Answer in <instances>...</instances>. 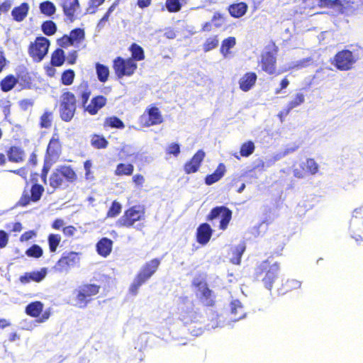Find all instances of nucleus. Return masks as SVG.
<instances>
[{
  "label": "nucleus",
  "mask_w": 363,
  "mask_h": 363,
  "mask_svg": "<svg viewBox=\"0 0 363 363\" xmlns=\"http://www.w3.org/2000/svg\"><path fill=\"white\" fill-rule=\"evenodd\" d=\"M46 274V268H42L39 271L24 273L19 277V281L23 284H26L30 281L40 282L45 279Z\"/></svg>",
  "instance_id": "obj_22"
},
{
  "label": "nucleus",
  "mask_w": 363,
  "mask_h": 363,
  "mask_svg": "<svg viewBox=\"0 0 363 363\" xmlns=\"http://www.w3.org/2000/svg\"><path fill=\"white\" fill-rule=\"evenodd\" d=\"M161 259L159 258H154L149 262H146L140 269V272L147 276L150 279L157 272Z\"/></svg>",
  "instance_id": "obj_30"
},
{
  "label": "nucleus",
  "mask_w": 363,
  "mask_h": 363,
  "mask_svg": "<svg viewBox=\"0 0 363 363\" xmlns=\"http://www.w3.org/2000/svg\"><path fill=\"white\" fill-rule=\"evenodd\" d=\"M358 57L347 49H343L336 52L330 63L340 71L351 70L357 62Z\"/></svg>",
  "instance_id": "obj_6"
},
{
  "label": "nucleus",
  "mask_w": 363,
  "mask_h": 363,
  "mask_svg": "<svg viewBox=\"0 0 363 363\" xmlns=\"http://www.w3.org/2000/svg\"><path fill=\"white\" fill-rule=\"evenodd\" d=\"M257 79L256 73L253 72L245 73L239 80L240 89L245 92L248 91L255 86Z\"/></svg>",
  "instance_id": "obj_23"
},
{
  "label": "nucleus",
  "mask_w": 363,
  "mask_h": 363,
  "mask_svg": "<svg viewBox=\"0 0 363 363\" xmlns=\"http://www.w3.org/2000/svg\"><path fill=\"white\" fill-rule=\"evenodd\" d=\"M145 177L141 174H136L133 176L132 177V182L137 186H143V185L145 183Z\"/></svg>",
  "instance_id": "obj_64"
},
{
  "label": "nucleus",
  "mask_w": 363,
  "mask_h": 363,
  "mask_svg": "<svg viewBox=\"0 0 363 363\" xmlns=\"http://www.w3.org/2000/svg\"><path fill=\"white\" fill-rule=\"evenodd\" d=\"M230 311L235 315V319L237 320H240L245 315L243 306L238 300H234L230 303Z\"/></svg>",
  "instance_id": "obj_40"
},
{
  "label": "nucleus",
  "mask_w": 363,
  "mask_h": 363,
  "mask_svg": "<svg viewBox=\"0 0 363 363\" xmlns=\"http://www.w3.org/2000/svg\"><path fill=\"white\" fill-rule=\"evenodd\" d=\"M52 112L45 111L40 117L39 125L41 128H49L52 123Z\"/></svg>",
  "instance_id": "obj_46"
},
{
  "label": "nucleus",
  "mask_w": 363,
  "mask_h": 363,
  "mask_svg": "<svg viewBox=\"0 0 363 363\" xmlns=\"http://www.w3.org/2000/svg\"><path fill=\"white\" fill-rule=\"evenodd\" d=\"M44 304L40 301H35L28 303L25 308L26 315L31 318H38L39 323L47 321L51 315V309L48 308L43 311Z\"/></svg>",
  "instance_id": "obj_11"
},
{
  "label": "nucleus",
  "mask_w": 363,
  "mask_h": 363,
  "mask_svg": "<svg viewBox=\"0 0 363 363\" xmlns=\"http://www.w3.org/2000/svg\"><path fill=\"white\" fill-rule=\"evenodd\" d=\"M301 285V282L296 279H287L278 289V294L279 295H285L289 292L299 289Z\"/></svg>",
  "instance_id": "obj_32"
},
{
  "label": "nucleus",
  "mask_w": 363,
  "mask_h": 363,
  "mask_svg": "<svg viewBox=\"0 0 363 363\" xmlns=\"http://www.w3.org/2000/svg\"><path fill=\"white\" fill-rule=\"evenodd\" d=\"M279 269V262H272L269 259H264L256 266L254 272L255 279L262 282L268 290H272L278 278Z\"/></svg>",
  "instance_id": "obj_2"
},
{
  "label": "nucleus",
  "mask_w": 363,
  "mask_h": 363,
  "mask_svg": "<svg viewBox=\"0 0 363 363\" xmlns=\"http://www.w3.org/2000/svg\"><path fill=\"white\" fill-rule=\"evenodd\" d=\"M180 145L177 143H172L169 144L165 150V152L167 155H173L177 157L180 154Z\"/></svg>",
  "instance_id": "obj_58"
},
{
  "label": "nucleus",
  "mask_w": 363,
  "mask_h": 363,
  "mask_svg": "<svg viewBox=\"0 0 363 363\" xmlns=\"http://www.w3.org/2000/svg\"><path fill=\"white\" fill-rule=\"evenodd\" d=\"M90 144L94 148L101 150L106 149L109 143L104 135L94 133L90 136Z\"/></svg>",
  "instance_id": "obj_35"
},
{
  "label": "nucleus",
  "mask_w": 363,
  "mask_h": 363,
  "mask_svg": "<svg viewBox=\"0 0 363 363\" xmlns=\"http://www.w3.org/2000/svg\"><path fill=\"white\" fill-rule=\"evenodd\" d=\"M113 69L116 76L119 79L123 77H131L135 73L138 64L132 59L118 56L113 60Z\"/></svg>",
  "instance_id": "obj_7"
},
{
  "label": "nucleus",
  "mask_w": 363,
  "mask_h": 363,
  "mask_svg": "<svg viewBox=\"0 0 363 363\" xmlns=\"http://www.w3.org/2000/svg\"><path fill=\"white\" fill-rule=\"evenodd\" d=\"M96 72L99 82L104 83L107 82L109 77V69L107 66L99 62L95 65Z\"/></svg>",
  "instance_id": "obj_39"
},
{
  "label": "nucleus",
  "mask_w": 363,
  "mask_h": 363,
  "mask_svg": "<svg viewBox=\"0 0 363 363\" xmlns=\"http://www.w3.org/2000/svg\"><path fill=\"white\" fill-rule=\"evenodd\" d=\"M84 30L79 28L73 29L69 33L73 45L81 43L84 39Z\"/></svg>",
  "instance_id": "obj_54"
},
{
  "label": "nucleus",
  "mask_w": 363,
  "mask_h": 363,
  "mask_svg": "<svg viewBox=\"0 0 363 363\" xmlns=\"http://www.w3.org/2000/svg\"><path fill=\"white\" fill-rule=\"evenodd\" d=\"M29 11V5L26 2L21 4L18 6L14 7L11 11L13 18L17 21L21 22L27 16Z\"/></svg>",
  "instance_id": "obj_28"
},
{
  "label": "nucleus",
  "mask_w": 363,
  "mask_h": 363,
  "mask_svg": "<svg viewBox=\"0 0 363 363\" xmlns=\"http://www.w3.org/2000/svg\"><path fill=\"white\" fill-rule=\"evenodd\" d=\"M248 10V6L245 2L240 1L228 6V11L230 15L235 18L243 16Z\"/></svg>",
  "instance_id": "obj_25"
},
{
  "label": "nucleus",
  "mask_w": 363,
  "mask_h": 363,
  "mask_svg": "<svg viewBox=\"0 0 363 363\" xmlns=\"http://www.w3.org/2000/svg\"><path fill=\"white\" fill-rule=\"evenodd\" d=\"M113 243L111 239L102 238L96 245L97 253L103 257H108L112 251Z\"/></svg>",
  "instance_id": "obj_24"
},
{
  "label": "nucleus",
  "mask_w": 363,
  "mask_h": 363,
  "mask_svg": "<svg viewBox=\"0 0 363 363\" xmlns=\"http://www.w3.org/2000/svg\"><path fill=\"white\" fill-rule=\"evenodd\" d=\"M40 13L46 16H51L56 12L55 4L50 1H45L39 5Z\"/></svg>",
  "instance_id": "obj_44"
},
{
  "label": "nucleus",
  "mask_w": 363,
  "mask_h": 363,
  "mask_svg": "<svg viewBox=\"0 0 363 363\" xmlns=\"http://www.w3.org/2000/svg\"><path fill=\"white\" fill-rule=\"evenodd\" d=\"M149 279L150 278L147 276L139 271L129 287V293L135 296L138 294L140 287Z\"/></svg>",
  "instance_id": "obj_29"
},
{
  "label": "nucleus",
  "mask_w": 363,
  "mask_h": 363,
  "mask_svg": "<svg viewBox=\"0 0 363 363\" xmlns=\"http://www.w3.org/2000/svg\"><path fill=\"white\" fill-rule=\"evenodd\" d=\"M270 247L272 248V256H281V252L284 248L285 243L284 241H277V238H273L270 241Z\"/></svg>",
  "instance_id": "obj_48"
},
{
  "label": "nucleus",
  "mask_w": 363,
  "mask_h": 363,
  "mask_svg": "<svg viewBox=\"0 0 363 363\" xmlns=\"http://www.w3.org/2000/svg\"><path fill=\"white\" fill-rule=\"evenodd\" d=\"M60 6L67 18L72 22L80 13V4L79 0H61Z\"/></svg>",
  "instance_id": "obj_17"
},
{
  "label": "nucleus",
  "mask_w": 363,
  "mask_h": 363,
  "mask_svg": "<svg viewBox=\"0 0 363 363\" xmlns=\"http://www.w3.org/2000/svg\"><path fill=\"white\" fill-rule=\"evenodd\" d=\"M122 210V206L116 200H114L112 203L111 206L109 207L107 213H106V218H116L118 216Z\"/></svg>",
  "instance_id": "obj_52"
},
{
  "label": "nucleus",
  "mask_w": 363,
  "mask_h": 363,
  "mask_svg": "<svg viewBox=\"0 0 363 363\" xmlns=\"http://www.w3.org/2000/svg\"><path fill=\"white\" fill-rule=\"evenodd\" d=\"M18 84V79L13 75H6L0 81V89L4 92H8L12 90Z\"/></svg>",
  "instance_id": "obj_34"
},
{
  "label": "nucleus",
  "mask_w": 363,
  "mask_h": 363,
  "mask_svg": "<svg viewBox=\"0 0 363 363\" xmlns=\"http://www.w3.org/2000/svg\"><path fill=\"white\" fill-rule=\"evenodd\" d=\"M38 174L35 172L30 174V181L33 184L30 191L25 189L22 193L20 199L18 201V206L25 207L30 203H36L39 201L45 191L43 185L37 183Z\"/></svg>",
  "instance_id": "obj_4"
},
{
  "label": "nucleus",
  "mask_w": 363,
  "mask_h": 363,
  "mask_svg": "<svg viewBox=\"0 0 363 363\" xmlns=\"http://www.w3.org/2000/svg\"><path fill=\"white\" fill-rule=\"evenodd\" d=\"M7 159L13 163H22L26 158L24 150L18 145H11L6 151Z\"/></svg>",
  "instance_id": "obj_21"
},
{
  "label": "nucleus",
  "mask_w": 363,
  "mask_h": 363,
  "mask_svg": "<svg viewBox=\"0 0 363 363\" xmlns=\"http://www.w3.org/2000/svg\"><path fill=\"white\" fill-rule=\"evenodd\" d=\"M255 150V144L252 141L249 140L243 143L240 148V155L242 157H247L251 155Z\"/></svg>",
  "instance_id": "obj_47"
},
{
  "label": "nucleus",
  "mask_w": 363,
  "mask_h": 363,
  "mask_svg": "<svg viewBox=\"0 0 363 363\" xmlns=\"http://www.w3.org/2000/svg\"><path fill=\"white\" fill-rule=\"evenodd\" d=\"M140 122L143 127L148 128L161 124L163 122V116L157 106L151 105L145 109L144 113L140 116Z\"/></svg>",
  "instance_id": "obj_12"
},
{
  "label": "nucleus",
  "mask_w": 363,
  "mask_h": 363,
  "mask_svg": "<svg viewBox=\"0 0 363 363\" xmlns=\"http://www.w3.org/2000/svg\"><path fill=\"white\" fill-rule=\"evenodd\" d=\"M245 250V246L244 245H239L232 249L233 257L230 259V262L236 265L240 264Z\"/></svg>",
  "instance_id": "obj_43"
},
{
  "label": "nucleus",
  "mask_w": 363,
  "mask_h": 363,
  "mask_svg": "<svg viewBox=\"0 0 363 363\" xmlns=\"http://www.w3.org/2000/svg\"><path fill=\"white\" fill-rule=\"evenodd\" d=\"M34 101L30 99H24L18 102V106L22 111H27L28 108L33 107Z\"/></svg>",
  "instance_id": "obj_62"
},
{
  "label": "nucleus",
  "mask_w": 363,
  "mask_h": 363,
  "mask_svg": "<svg viewBox=\"0 0 363 363\" xmlns=\"http://www.w3.org/2000/svg\"><path fill=\"white\" fill-rule=\"evenodd\" d=\"M318 171V164L312 158H308L294 169V175L296 178H303L307 174H315Z\"/></svg>",
  "instance_id": "obj_15"
},
{
  "label": "nucleus",
  "mask_w": 363,
  "mask_h": 363,
  "mask_svg": "<svg viewBox=\"0 0 363 363\" xmlns=\"http://www.w3.org/2000/svg\"><path fill=\"white\" fill-rule=\"evenodd\" d=\"M75 74L73 69H67L62 73L61 83L65 86L71 85L74 79Z\"/></svg>",
  "instance_id": "obj_55"
},
{
  "label": "nucleus",
  "mask_w": 363,
  "mask_h": 363,
  "mask_svg": "<svg viewBox=\"0 0 363 363\" xmlns=\"http://www.w3.org/2000/svg\"><path fill=\"white\" fill-rule=\"evenodd\" d=\"M236 44L235 37H228L224 39L221 43L220 52L223 56H227L230 53V50L233 48Z\"/></svg>",
  "instance_id": "obj_42"
},
{
  "label": "nucleus",
  "mask_w": 363,
  "mask_h": 363,
  "mask_svg": "<svg viewBox=\"0 0 363 363\" xmlns=\"http://www.w3.org/2000/svg\"><path fill=\"white\" fill-rule=\"evenodd\" d=\"M325 0H302L304 8L307 9H314L315 8H325Z\"/></svg>",
  "instance_id": "obj_56"
},
{
  "label": "nucleus",
  "mask_w": 363,
  "mask_h": 363,
  "mask_svg": "<svg viewBox=\"0 0 363 363\" xmlns=\"http://www.w3.org/2000/svg\"><path fill=\"white\" fill-rule=\"evenodd\" d=\"M305 101V96L302 93H297L295 94L294 98L293 100L289 101L287 105L286 108H289V110L291 111L292 109L301 106L303 104Z\"/></svg>",
  "instance_id": "obj_53"
},
{
  "label": "nucleus",
  "mask_w": 363,
  "mask_h": 363,
  "mask_svg": "<svg viewBox=\"0 0 363 363\" xmlns=\"http://www.w3.org/2000/svg\"><path fill=\"white\" fill-rule=\"evenodd\" d=\"M128 50L130 52L131 56L128 57L129 59H132L134 62H137L138 61H142L145 60V55L143 48L135 43H133Z\"/></svg>",
  "instance_id": "obj_33"
},
{
  "label": "nucleus",
  "mask_w": 363,
  "mask_h": 363,
  "mask_svg": "<svg viewBox=\"0 0 363 363\" xmlns=\"http://www.w3.org/2000/svg\"><path fill=\"white\" fill-rule=\"evenodd\" d=\"M218 35L211 36L210 38H208L205 42L203 43L202 48L204 52H208L218 45Z\"/></svg>",
  "instance_id": "obj_50"
},
{
  "label": "nucleus",
  "mask_w": 363,
  "mask_h": 363,
  "mask_svg": "<svg viewBox=\"0 0 363 363\" xmlns=\"http://www.w3.org/2000/svg\"><path fill=\"white\" fill-rule=\"evenodd\" d=\"M62 150L60 135L58 133H54L47 146L45 158L50 161L55 162L61 155Z\"/></svg>",
  "instance_id": "obj_14"
},
{
  "label": "nucleus",
  "mask_w": 363,
  "mask_h": 363,
  "mask_svg": "<svg viewBox=\"0 0 363 363\" xmlns=\"http://www.w3.org/2000/svg\"><path fill=\"white\" fill-rule=\"evenodd\" d=\"M105 0H89L86 11L89 13H95L98 7L104 3Z\"/></svg>",
  "instance_id": "obj_59"
},
{
  "label": "nucleus",
  "mask_w": 363,
  "mask_h": 363,
  "mask_svg": "<svg viewBox=\"0 0 363 363\" xmlns=\"http://www.w3.org/2000/svg\"><path fill=\"white\" fill-rule=\"evenodd\" d=\"M26 255L29 257L38 259L43 256V250L40 245L33 244L26 250Z\"/></svg>",
  "instance_id": "obj_51"
},
{
  "label": "nucleus",
  "mask_w": 363,
  "mask_h": 363,
  "mask_svg": "<svg viewBox=\"0 0 363 363\" xmlns=\"http://www.w3.org/2000/svg\"><path fill=\"white\" fill-rule=\"evenodd\" d=\"M211 21L214 23L216 28H220L225 21V17L224 14L220 12H215L212 16Z\"/></svg>",
  "instance_id": "obj_60"
},
{
  "label": "nucleus",
  "mask_w": 363,
  "mask_h": 363,
  "mask_svg": "<svg viewBox=\"0 0 363 363\" xmlns=\"http://www.w3.org/2000/svg\"><path fill=\"white\" fill-rule=\"evenodd\" d=\"M65 61V52L61 48L56 49L51 55L50 63L54 67L62 66Z\"/></svg>",
  "instance_id": "obj_37"
},
{
  "label": "nucleus",
  "mask_w": 363,
  "mask_h": 363,
  "mask_svg": "<svg viewBox=\"0 0 363 363\" xmlns=\"http://www.w3.org/2000/svg\"><path fill=\"white\" fill-rule=\"evenodd\" d=\"M57 29L56 23L51 20H47L41 24L43 33L48 36L53 35L57 32Z\"/></svg>",
  "instance_id": "obj_45"
},
{
  "label": "nucleus",
  "mask_w": 363,
  "mask_h": 363,
  "mask_svg": "<svg viewBox=\"0 0 363 363\" xmlns=\"http://www.w3.org/2000/svg\"><path fill=\"white\" fill-rule=\"evenodd\" d=\"M63 182L64 180L60 172H59L58 169L56 168L50 176V186L54 189H57L62 185Z\"/></svg>",
  "instance_id": "obj_41"
},
{
  "label": "nucleus",
  "mask_w": 363,
  "mask_h": 363,
  "mask_svg": "<svg viewBox=\"0 0 363 363\" xmlns=\"http://www.w3.org/2000/svg\"><path fill=\"white\" fill-rule=\"evenodd\" d=\"M18 83L22 89H30L32 86V78L26 68H23L16 72Z\"/></svg>",
  "instance_id": "obj_27"
},
{
  "label": "nucleus",
  "mask_w": 363,
  "mask_h": 363,
  "mask_svg": "<svg viewBox=\"0 0 363 363\" xmlns=\"http://www.w3.org/2000/svg\"><path fill=\"white\" fill-rule=\"evenodd\" d=\"M49 250L50 252H55L61 242L59 234H50L48 237Z\"/></svg>",
  "instance_id": "obj_49"
},
{
  "label": "nucleus",
  "mask_w": 363,
  "mask_h": 363,
  "mask_svg": "<svg viewBox=\"0 0 363 363\" xmlns=\"http://www.w3.org/2000/svg\"><path fill=\"white\" fill-rule=\"evenodd\" d=\"M145 208L141 205L133 206L123 212L118 218L116 225L118 228H130L138 221L145 220Z\"/></svg>",
  "instance_id": "obj_3"
},
{
  "label": "nucleus",
  "mask_w": 363,
  "mask_h": 363,
  "mask_svg": "<svg viewBox=\"0 0 363 363\" xmlns=\"http://www.w3.org/2000/svg\"><path fill=\"white\" fill-rule=\"evenodd\" d=\"M259 65L263 72L269 75L278 76L281 72L277 69L276 54L270 51L261 55Z\"/></svg>",
  "instance_id": "obj_13"
},
{
  "label": "nucleus",
  "mask_w": 363,
  "mask_h": 363,
  "mask_svg": "<svg viewBox=\"0 0 363 363\" xmlns=\"http://www.w3.org/2000/svg\"><path fill=\"white\" fill-rule=\"evenodd\" d=\"M57 44L64 48H67L69 46L73 45L69 35H64L61 38L57 40Z\"/></svg>",
  "instance_id": "obj_61"
},
{
  "label": "nucleus",
  "mask_w": 363,
  "mask_h": 363,
  "mask_svg": "<svg viewBox=\"0 0 363 363\" xmlns=\"http://www.w3.org/2000/svg\"><path fill=\"white\" fill-rule=\"evenodd\" d=\"M91 90L87 82L83 81L74 86L71 90L65 89L60 95L59 101V116L65 122H71L77 113V102L82 107L87 104Z\"/></svg>",
  "instance_id": "obj_1"
},
{
  "label": "nucleus",
  "mask_w": 363,
  "mask_h": 363,
  "mask_svg": "<svg viewBox=\"0 0 363 363\" xmlns=\"http://www.w3.org/2000/svg\"><path fill=\"white\" fill-rule=\"evenodd\" d=\"M192 285L194 287L201 289V299L205 303L206 306H213L214 305V301L213 300V291L208 287L206 282L194 280Z\"/></svg>",
  "instance_id": "obj_20"
},
{
  "label": "nucleus",
  "mask_w": 363,
  "mask_h": 363,
  "mask_svg": "<svg viewBox=\"0 0 363 363\" xmlns=\"http://www.w3.org/2000/svg\"><path fill=\"white\" fill-rule=\"evenodd\" d=\"M212 234L213 230L208 223H203L200 224L196 233L197 242L202 245H206L211 240Z\"/></svg>",
  "instance_id": "obj_19"
},
{
  "label": "nucleus",
  "mask_w": 363,
  "mask_h": 363,
  "mask_svg": "<svg viewBox=\"0 0 363 363\" xmlns=\"http://www.w3.org/2000/svg\"><path fill=\"white\" fill-rule=\"evenodd\" d=\"M79 262L80 253L73 251L64 252L54 265L53 270L58 273H67Z\"/></svg>",
  "instance_id": "obj_9"
},
{
  "label": "nucleus",
  "mask_w": 363,
  "mask_h": 363,
  "mask_svg": "<svg viewBox=\"0 0 363 363\" xmlns=\"http://www.w3.org/2000/svg\"><path fill=\"white\" fill-rule=\"evenodd\" d=\"M134 172V166L131 163H119L114 170L117 177L131 176Z\"/></svg>",
  "instance_id": "obj_36"
},
{
  "label": "nucleus",
  "mask_w": 363,
  "mask_h": 363,
  "mask_svg": "<svg viewBox=\"0 0 363 363\" xmlns=\"http://www.w3.org/2000/svg\"><path fill=\"white\" fill-rule=\"evenodd\" d=\"M226 172V168L223 163H220L216 170L211 174H208L205 177V184L208 186L218 182Z\"/></svg>",
  "instance_id": "obj_26"
},
{
  "label": "nucleus",
  "mask_w": 363,
  "mask_h": 363,
  "mask_svg": "<svg viewBox=\"0 0 363 363\" xmlns=\"http://www.w3.org/2000/svg\"><path fill=\"white\" fill-rule=\"evenodd\" d=\"M50 40L43 36L35 38L28 46V54L33 61L39 62L43 60L48 52Z\"/></svg>",
  "instance_id": "obj_8"
},
{
  "label": "nucleus",
  "mask_w": 363,
  "mask_h": 363,
  "mask_svg": "<svg viewBox=\"0 0 363 363\" xmlns=\"http://www.w3.org/2000/svg\"><path fill=\"white\" fill-rule=\"evenodd\" d=\"M205 156L206 153L203 150H199L196 151V152L191 157V158L184 163V172L186 174L197 172L201 165L202 162L204 160Z\"/></svg>",
  "instance_id": "obj_16"
},
{
  "label": "nucleus",
  "mask_w": 363,
  "mask_h": 363,
  "mask_svg": "<svg viewBox=\"0 0 363 363\" xmlns=\"http://www.w3.org/2000/svg\"><path fill=\"white\" fill-rule=\"evenodd\" d=\"M104 128L123 129L125 124L118 117L113 116L106 117L104 121Z\"/></svg>",
  "instance_id": "obj_38"
},
{
  "label": "nucleus",
  "mask_w": 363,
  "mask_h": 363,
  "mask_svg": "<svg viewBox=\"0 0 363 363\" xmlns=\"http://www.w3.org/2000/svg\"><path fill=\"white\" fill-rule=\"evenodd\" d=\"M63 180L69 183L75 182L77 180V174L70 165H61L57 167Z\"/></svg>",
  "instance_id": "obj_31"
},
{
  "label": "nucleus",
  "mask_w": 363,
  "mask_h": 363,
  "mask_svg": "<svg viewBox=\"0 0 363 363\" xmlns=\"http://www.w3.org/2000/svg\"><path fill=\"white\" fill-rule=\"evenodd\" d=\"M50 169V164H48L47 162H45L43 164L42 170H41L40 175V178L42 179V182L45 184H46L47 182H48L47 177H48V174Z\"/></svg>",
  "instance_id": "obj_63"
},
{
  "label": "nucleus",
  "mask_w": 363,
  "mask_h": 363,
  "mask_svg": "<svg viewBox=\"0 0 363 363\" xmlns=\"http://www.w3.org/2000/svg\"><path fill=\"white\" fill-rule=\"evenodd\" d=\"M101 286L95 284H84L74 291L76 306L80 308H86L96 296Z\"/></svg>",
  "instance_id": "obj_5"
},
{
  "label": "nucleus",
  "mask_w": 363,
  "mask_h": 363,
  "mask_svg": "<svg viewBox=\"0 0 363 363\" xmlns=\"http://www.w3.org/2000/svg\"><path fill=\"white\" fill-rule=\"evenodd\" d=\"M107 104V99L103 95H96L93 96L89 104H85L82 106L84 111L87 112L91 116L98 113L99 110L104 108Z\"/></svg>",
  "instance_id": "obj_18"
},
{
  "label": "nucleus",
  "mask_w": 363,
  "mask_h": 363,
  "mask_svg": "<svg viewBox=\"0 0 363 363\" xmlns=\"http://www.w3.org/2000/svg\"><path fill=\"white\" fill-rule=\"evenodd\" d=\"M233 212L226 206H220L213 208L206 216V220L212 221L213 220L220 217L219 229L225 230L232 219Z\"/></svg>",
  "instance_id": "obj_10"
},
{
  "label": "nucleus",
  "mask_w": 363,
  "mask_h": 363,
  "mask_svg": "<svg viewBox=\"0 0 363 363\" xmlns=\"http://www.w3.org/2000/svg\"><path fill=\"white\" fill-rule=\"evenodd\" d=\"M165 6L170 13H176L180 11L182 4L179 0H166Z\"/></svg>",
  "instance_id": "obj_57"
}]
</instances>
